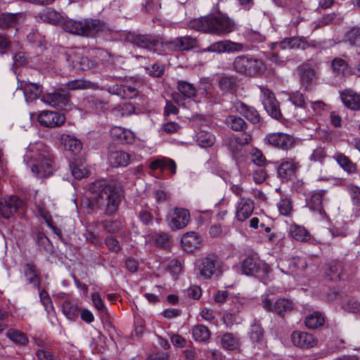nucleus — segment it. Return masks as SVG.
<instances>
[{
  "label": "nucleus",
  "instance_id": "f257e3e1",
  "mask_svg": "<svg viewBox=\"0 0 360 360\" xmlns=\"http://www.w3.org/2000/svg\"><path fill=\"white\" fill-rule=\"evenodd\" d=\"M24 162L39 178L48 177L53 172V155L41 141L30 143L24 155Z\"/></svg>",
  "mask_w": 360,
  "mask_h": 360
},
{
  "label": "nucleus",
  "instance_id": "f03ea898",
  "mask_svg": "<svg viewBox=\"0 0 360 360\" xmlns=\"http://www.w3.org/2000/svg\"><path fill=\"white\" fill-rule=\"evenodd\" d=\"M89 191L92 194L91 198L106 214L112 215L117 211L121 201L118 187L103 181H96L90 186Z\"/></svg>",
  "mask_w": 360,
  "mask_h": 360
},
{
  "label": "nucleus",
  "instance_id": "7ed1b4c3",
  "mask_svg": "<svg viewBox=\"0 0 360 360\" xmlns=\"http://www.w3.org/2000/svg\"><path fill=\"white\" fill-rule=\"evenodd\" d=\"M189 27L200 32L218 36H226L237 28L235 21L224 15H208L194 19L190 22Z\"/></svg>",
  "mask_w": 360,
  "mask_h": 360
},
{
  "label": "nucleus",
  "instance_id": "20e7f679",
  "mask_svg": "<svg viewBox=\"0 0 360 360\" xmlns=\"http://www.w3.org/2000/svg\"><path fill=\"white\" fill-rule=\"evenodd\" d=\"M62 27L66 32L82 37H92L106 29L104 22L94 18L68 19L63 22Z\"/></svg>",
  "mask_w": 360,
  "mask_h": 360
},
{
  "label": "nucleus",
  "instance_id": "39448f33",
  "mask_svg": "<svg viewBox=\"0 0 360 360\" xmlns=\"http://www.w3.org/2000/svg\"><path fill=\"white\" fill-rule=\"evenodd\" d=\"M241 271L245 275L262 277L270 271V267L259 257L252 256L243 260L241 264Z\"/></svg>",
  "mask_w": 360,
  "mask_h": 360
},
{
  "label": "nucleus",
  "instance_id": "423d86ee",
  "mask_svg": "<svg viewBox=\"0 0 360 360\" xmlns=\"http://www.w3.org/2000/svg\"><path fill=\"white\" fill-rule=\"evenodd\" d=\"M190 219V212L184 208H174L167 215V222L172 231L185 228L188 224Z\"/></svg>",
  "mask_w": 360,
  "mask_h": 360
},
{
  "label": "nucleus",
  "instance_id": "0eeeda50",
  "mask_svg": "<svg viewBox=\"0 0 360 360\" xmlns=\"http://www.w3.org/2000/svg\"><path fill=\"white\" fill-rule=\"evenodd\" d=\"M41 101L59 110H69L71 109L69 95L63 89L44 95L41 98Z\"/></svg>",
  "mask_w": 360,
  "mask_h": 360
},
{
  "label": "nucleus",
  "instance_id": "6e6552de",
  "mask_svg": "<svg viewBox=\"0 0 360 360\" xmlns=\"http://www.w3.org/2000/svg\"><path fill=\"white\" fill-rule=\"evenodd\" d=\"M198 269L201 276L209 279L215 273L221 271V262L217 256L209 255L200 259Z\"/></svg>",
  "mask_w": 360,
  "mask_h": 360
},
{
  "label": "nucleus",
  "instance_id": "1a4fd4ad",
  "mask_svg": "<svg viewBox=\"0 0 360 360\" xmlns=\"http://www.w3.org/2000/svg\"><path fill=\"white\" fill-rule=\"evenodd\" d=\"M245 49V45L241 43L234 42L230 40L219 41L210 44L206 49H204L202 52H212V53H234L243 51Z\"/></svg>",
  "mask_w": 360,
  "mask_h": 360
},
{
  "label": "nucleus",
  "instance_id": "9d476101",
  "mask_svg": "<svg viewBox=\"0 0 360 360\" xmlns=\"http://www.w3.org/2000/svg\"><path fill=\"white\" fill-rule=\"evenodd\" d=\"M37 120L41 126L54 128L62 126L65 122V117L57 112L44 110L38 114Z\"/></svg>",
  "mask_w": 360,
  "mask_h": 360
},
{
  "label": "nucleus",
  "instance_id": "9b49d317",
  "mask_svg": "<svg viewBox=\"0 0 360 360\" xmlns=\"http://www.w3.org/2000/svg\"><path fill=\"white\" fill-rule=\"evenodd\" d=\"M262 103L270 116L278 120L281 117V112L278 101L274 94L267 89H262Z\"/></svg>",
  "mask_w": 360,
  "mask_h": 360
},
{
  "label": "nucleus",
  "instance_id": "f8f14e48",
  "mask_svg": "<svg viewBox=\"0 0 360 360\" xmlns=\"http://www.w3.org/2000/svg\"><path fill=\"white\" fill-rule=\"evenodd\" d=\"M67 60L75 70L86 71L95 65V63L84 56L80 51H75L68 54Z\"/></svg>",
  "mask_w": 360,
  "mask_h": 360
},
{
  "label": "nucleus",
  "instance_id": "ddd939ff",
  "mask_svg": "<svg viewBox=\"0 0 360 360\" xmlns=\"http://www.w3.org/2000/svg\"><path fill=\"white\" fill-rule=\"evenodd\" d=\"M265 141L274 147L287 150L294 144V138L284 133H271L268 134Z\"/></svg>",
  "mask_w": 360,
  "mask_h": 360
},
{
  "label": "nucleus",
  "instance_id": "4468645a",
  "mask_svg": "<svg viewBox=\"0 0 360 360\" xmlns=\"http://www.w3.org/2000/svg\"><path fill=\"white\" fill-rule=\"evenodd\" d=\"M22 201L15 195L4 198L0 201V214L10 218L22 206Z\"/></svg>",
  "mask_w": 360,
  "mask_h": 360
},
{
  "label": "nucleus",
  "instance_id": "2eb2a0df",
  "mask_svg": "<svg viewBox=\"0 0 360 360\" xmlns=\"http://www.w3.org/2000/svg\"><path fill=\"white\" fill-rule=\"evenodd\" d=\"M111 138L118 143L131 144L135 141V134L130 129L114 126L110 129Z\"/></svg>",
  "mask_w": 360,
  "mask_h": 360
},
{
  "label": "nucleus",
  "instance_id": "dca6fc26",
  "mask_svg": "<svg viewBox=\"0 0 360 360\" xmlns=\"http://www.w3.org/2000/svg\"><path fill=\"white\" fill-rule=\"evenodd\" d=\"M165 46L169 50L188 51L196 46V40L189 36L176 37L170 41L165 43Z\"/></svg>",
  "mask_w": 360,
  "mask_h": 360
},
{
  "label": "nucleus",
  "instance_id": "f3484780",
  "mask_svg": "<svg viewBox=\"0 0 360 360\" xmlns=\"http://www.w3.org/2000/svg\"><path fill=\"white\" fill-rule=\"evenodd\" d=\"M300 163L295 159H285L278 167V175L283 179L288 180L296 174Z\"/></svg>",
  "mask_w": 360,
  "mask_h": 360
},
{
  "label": "nucleus",
  "instance_id": "a211bd4d",
  "mask_svg": "<svg viewBox=\"0 0 360 360\" xmlns=\"http://www.w3.org/2000/svg\"><path fill=\"white\" fill-rule=\"evenodd\" d=\"M292 343L302 348H310L316 345L317 339L310 333L302 331H294L291 334Z\"/></svg>",
  "mask_w": 360,
  "mask_h": 360
},
{
  "label": "nucleus",
  "instance_id": "6ab92c4d",
  "mask_svg": "<svg viewBox=\"0 0 360 360\" xmlns=\"http://www.w3.org/2000/svg\"><path fill=\"white\" fill-rule=\"evenodd\" d=\"M233 106L239 114L243 115L251 123L255 124L260 122V116L257 110L252 106L248 105L239 101L235 102Z\"/></svg>",
  "mask_w": 360,
  "mask_h": 360
},
{
  "label": "nucleus",
  "instance_id": "aec40b11",
  "mask_svg": "<svg viewBox=\"0 0 360 360\" xmlns=\"http://www.w3.org/2000/svg\"><path fill=\"white\" fill-rule=\"evenodd\" d=\"M254 203L252 200L241 198L236 205V217L238 221H243L252 213Z\"/></svg>",
  "mask_w": 360,
  "mask_h": 360
},
{
  "label": "nucleus",
  "instance_id": "412c9836",
  "mask_svg": "<svg viewBox=\"0 0 360 360\" xmlns=\"http://www.w3.org/2000/svg\"><path fill=\"white\" fill-rule=\"evenodd\" d=\"M25 20L24 13H2L0 14V27L6 29L15 27L18 25L22 24Z\"/></svg>",
  "mask_w": 360,
  "mask_h": 360
},
{
  "label": "nucleus",
  "instance_id": "4be33fe9",
  "mask_svg": "<svg viewBox=\"0 0 360 360\" xmlns=\"http://www.w3.org/2000/svg\"><path fill=\"white\" fill-rule=\"evenodd\" d=\"M340 98L344 105L352 110H360V94L351 89L340 93Z\"/></svg>",
  "mask_w": 360,
  "mask_h": 360
},
{
  "label": "nucleus",
  "instance_id": "5701e85b",
  "mask_svg": "<svg viewBox=\"0 0 360 360\" xmlns=\"http://www.w3.org/2000/svg\"><path fill=\"white\" fill-rule=\"evenodd\" d=\"M63 314L67 319L74 321L79 314L80 306L77 300H66L62 304Z\"/></svg>",
  "mask_w": 360,
  "mask_h": 360
},
{
  "label": "nucleus",
  "instance_id": "b1692460",
  "mask_svg": "<svg viewBox=\"0 0 360 360\" xmlns=\"http://www.w3.org/2000/svg\"><path fill=\"white\" fill-rule=\"evenodd\" d=\"M324 195V190L314 191L310 193L309 196L307 200V206L309 207V209L314 211H316L320 214L322 213Z\"/></svg>",
  "mask_w": 360,
  "mask_h": 360
},
{
  "label": "nucleus",
  "instance_id": "393cba45",
  "mask_svg": "<svg viewBox=\"0 0 360 360\" xmlns=\"http://www.w3.org/2000/svg\"><path fill=\"white\" fill-rule=\"evenodd\" d=\"M181 244L187 252H193L200 248L201 240L194 231L187 232L181 238Z\"/></svg>",
  "mask_w": 360,
  "mask_h": 360
},
{
  "label": "nucleus",
  "instance_id": "a878e982",
  "mask_svg": "<svg viewBox=\"0 0 360 360\" xmlns=\"http://www.w3.org/2000/svg\"><path fill=\"white\" fill-rule=\"evenodd\" d=\"M129 41L136 44L137 46L152 50L157 45L156 42L152 40L150 36L129 34L127 36Z\"/></svg>",
  "mask_w": 360,
  "mask_h": 360
},
{
  "label": "nucleus",
  "instance_id": "bb28decb",
  "mask_svg": "<svg viewBox=\"0 0 360 360\" xmlns=\"http://www.w3.org/2000/svg\"><path fill=\"white\" fill-rule=\"evenodd\" d=\"M129 160V155L122 150L111 151L108 155L109 164L115 167L127 166Z\"/></svg>",
  "mask_w": 360,
  "mask_h": 360
},
{
  "label": "nucleus",
  "instance_id": "cd10ccee",
  "mask_svg": "<svg viewBox=\"0 0 360 360\" xmlns=\"http://www.w3.org/2000/svg\"><path fill=\"white\" fill-rule=\"evenodd\" d=\"M23 274L27 282L33 285L38 290H40V274L37 271L36 268L32 264H26L23 268Z\"/></svg>",
  "mask_w": 360,
  "mask_h": 360
},
{
  "label": "nucleus",
  "instance_id": "c85d7f7f",
  "mask_svg": "<svg viewBox=\"0 0 360 360\" xmlns=\"http://www.w3.org/2000/svg\"><path fill=\"white\" fill-rule=\"evenodd\" d=\"M221 347L229 351L240 350V339L233 333H226L221 335L220 338Z\"/></svg>",
  "mask_w": 360,
  "mask_h": 360
},
{
  "label": "nucleus",
  "instance_id": "c756f323",
  "mask_svg": "<svg viewBox=\"0 0 360 360\" xmlns=\"http://www.w3.org/2000/svg\"><path fill=\"white\" fill-rule=\"evenodd\" d=\"M60 140L65 148L74 155L79 153L82 148V144L81 141L70 135L63 134L61 136Z\"/></svg>",
  "mask_w": 360,
  "mask_h": 360
},
{
  "label": "nucleus",
  "instance_id": "7c9ffc66",
  "mask_svg": "<svg viewBox=\"0 0 360 360\" xmlns=\"http://www.w3.org/2000/svg\"><path fill=\"white\" fill-rule=\"evenodd\" d=\"M21 88L27 103L37 99L42 92L41 87L34 83L27 82L23 86L21 84Z\"/></svg>",
  "mask_w": 360,
  "mask_h": 360
},
{
  "label": "nucleus",
  "instance_id": "2f4dec72",
  "mask_svg": "<svg viewBox=\"0 0 360 360\" xmlns=\"http://www.w3.org/2000/svg\"><path fill=\"white\" fill-rule=\"evenodd\" d=\"M37 16L42 21L55 25L61 20V15L52 8H43L37 14Z\"/></svg>",
  "mask_w": 360,
  "mask_h": 360
},
{
  "label": "nucleus",
  "instance_id": "473e14b6",
  "mask_svg": "<svg viewBox=\"0 0 360 360\" xmlns=\"http://www.w3.org/2000/svg\"><path fill=\"white\" fill-rule=\"evenodd\" d=\"M331 68L333 72L341 74L342 76L347 77L354 73L352 68L341 58H335L331 63Z\"/></svg>",
  "mask_w": 360,
  "mask_h": 360
},
{
  "label": "nucleus",
  "instance_id": "72a5a7b5",
  "mask_svg": "<svg viewBox=\"0 0 360 360\" xmlns=\"http://www.w3.org/2000/svg\"><path fill=\"white\" fill-rule=\"evenodd\" d=\"M334 159L337 163L348 174H354L356 172V164L353 163L351 160L342 153H338L334 155Z\"/></svg>",
  "mask_w": 360,
  "mask_h": 360
},
{
  "label": "nucleus",
  "instance_id": "f704fd0d",
  "mask_svg": "<svg viewBox=\"0 0 360 360\" xmlns=\"http://www.w3.org/2000/svg\"><path fill=\"white\" fill-rule=\"evenodd\" d=\"M290 235L295 240L300 242H307L311 239V236L309 231L304 226L297 224L291 226Z\"/></svg>",
  "mask_w": 360,
  "mask_h": 360
},
{
  "label": "nucleus",
  "instance_id": "c9c22d12",
  "mask_svg": "<svg viewBox=\"0 0 360 360\" xmlns=\"http://www.w3.org/2000/svg\"><path fill=\"white\" fill-rule=\"evenodd\" d=\"M225 123L228 127L236 131L244 130L248 127L247 123L242 117L235 115L227 116Z\"/></svg>",
  "mask_w": 360,
  "mask_h": 360
},
{
  "label": "nucleus",
  "instance_id": "e433bc0d",
  "mask_svg": "<svg viewBox=\"0 0 360 360\" xmlns=\"http://www.w3.org/2000/svg\"><path fill=\"white\" fill-rule=\"evenodd\" d=\"M328 276L330 280H340L344 278V266L341 262L334 261L328 265Z\"/></svg>",
  "mask_w": 360,
  "mask_h": 360
},
{
  "label": "nucleus",
  "instance_id": "4c0bfd02",
  "mask_svg": "<svg viewBox=\"0 0 360 360\" xmlns=\"http://www.w3.org/2000/svg\"><path fill=\"white\" fill-rule=\"evenodd\" d=\"M192 335L195 341L204 342L209 340L210 332L206 326L198 324L192 328Z\"/></svg>",
  "mask_w": 360,
  "mask_h": 360
},
{
  "label": "nucleus",
  "instance_id": "58836bf2",
  "mask_svg": "<svg viewBox=\"0 0 360 360\" xmlns=\"http://www.w3.org/2000/svg\"><path fill=\"white\" fill-rule=\"evenodd\" d=\"M233 69L241 74L249 75L250 57L240 56L233 63Z\"/></svg>",
  "mask_w": 360,
  "mask_h": 360
},
{
  "label": "nucleus",
  "instance_id": "ea45409f",
  "mask_svg": "<svg viewBox=\"0 0 360 360\" xmlns=\"http://www.w3.org/2000/svg\"><path fill=\"white\" fill-rule=\"evenodd\" d=\"M279 49H304V42L300 38H286L276 45Z\"/></svg>",
  "mask_w": 360,
  "mask_h": 360
},
{
  "label": "nucleus",
  "instance_id": "a19ab883",
  "mask_svg": "<svg viewBox=\"0 0 360 360\" xmlns=\"http://www.w3.org/2000/svg\"><path fill=\"white\" fill-rule=\"evenodd\" d=\"M324 323V318L319 312H314L309 314L304 321L305 326L309 328H316L322 326Z\"/></svg>",
  "mask_w": 360,
  "mask_h": 360
},
{
  "label": "nucleus",
  "instance_id": "79ce46f5",
  "mask_svg": "<svg viewBox=\"0 0 360 360\" xmlns=\"http://www.w3.org/2000/svg\"><path fill=\"white\" fill-rule=\"evenodd\" d=\"M197 142L202 148L212 146L215 142V136L207 131H200L197 135Z\"/></svg>",
  "mask_w": 360,
  "mask_h": 360
},
{
  "label": "nucleus",
  "instance_id": "37998d69",
  "mask_svg": "<svg viewBox=\"0 0 360 360\" xmlns=\"http://www.w3.org/2000/svg\"><path fill=\"white\" fill-rule=\"evenodd\" d=\"M70 169L72 176L77 179L84 178L89 174V170L82 162H72L70 164Z\"/></svg>",
  "mask_w": 360,
  "mask_h": 360
},
{
  "label": "nucleus",
  "instance_id": "c03bdc74",
  "mask_svg": "<svg viewBox=\"0 0 360 360\" xmlns=\"http://www.w3.org/2000/svg\"><path fill=\"white\" fill-rule=\"evenodd\" d=\"M300 77L303 84H308L316 78V72L314 69L303 65L299 70Z\"/></svg>",
  "mask_w": 360,
  "mask_h": 360
},
{
  "label": "nucleus",
  "instance_id": "a18cd8bd",
  "mask_svg": "<svg viewBox=\"0 0 360 360\" xmlns=\"http://www.w3.org/2000/svg\"><path fill=\"white\" fill-rule=\"evenodd\" d=\"M177 89L183 96L187 98H193L195 96L197 93L195 87L192 84L185 81H179Z\"/></svg>",
  "mask_w": 360,
  "mask_h": 360
},
{
  "label": "nucleus",
  "instance_id": "49530a36",
  "mask_svg": "<svg viewBox=\"0 0 360 360\" xmlns=\"http://www.w3.org/2000/svg\"><path fill=\"white\" fill-rule=\"evenodd\" d=\"M266 65L263 60L250 58L249 75L261 74L265 72Z\"/></svg>",
  "mask_w": 360,
  "mask_h": 360
},
{
  "label": "nucleus",
  "instance_id": "de8ad7c7",
  "mask_svg": "<svg viewBox=\"0 0 360 360\" xmlns=\"http://www.w3.org/2000/svg\"><path fill=\"white\" fill-rule=\"evenodd\" d=\"M308 108L307 118H310L315 115L321 114L325 110L326 104L321 101H310L306 104Z\"/></svg>",
  "mask_w": 360,
  "mask_h": 360
},
{
  "label": "nucleus",
  "instance_id": "09e8293b",
  "mask_svg": "<svg viewBox=\"0 0 360 360\" xmlns=\"http://www.w3.org/2000/svg\"><path fill=\"white\" fill-rule=\"evenodd\" d=\"M6 335L16 344L25 345L28 341L26 335L16 329H9L6 333Z\"/></svg>",
  "mask_w": 360,
  "mask_h": 360
},
{
  "label": "nucleus",
  "instance_id": "8fccbe9b",
  "mask_svg": "<svg viewBox=\"0 0 360 360\" xmlns=\"http://www.w3.org/2000/svg\"><path fill=\"white\" fill-rule=\"evenodd\" d=\"M93 86L94 84L84 79H74L66 84V87L68 90L87 89H91Z\"/></svg>",
  "mask_w": 360,
  "mask_h": 360
},
{
  "label": "nucleus",
  "instance_id": "3c124183",
  "mask_svg": "<svg viewBox=\"0 0 360 360\" xmlns=\"http://www.w3.org/2000/svg\"><path fill=\"white\" fill-rule=\"evenodd\" d=\"M39 293L40 302L43 304L45 310L49 314H54V307L52 304L51 299L50 298L48 292L40 288V290H38Z\"/></svg>",
  "mask_w": 360,
  "mask_h": 360
},
{
  "label": "nucleus",
  "instance_id": "603ef678",
  "mask_svg": "<svg viewBox=\"0 0 360 360\" xmlns=\"http://www.w3.org/2000/svg\"><path fill=\"white\" fill-rule=\"evenodd\" d=\"M293 308L292 301L288 299H278L274 306V310L278 314H282L290 311Z\"/></svg>",
  "mask_w": 360,
  "mask_h": 360
},
{
  "label": "nucleus",
  "instance_id": "864d4df0",
  "mask_svg": "<svg viewBox=\"0 0 360 360\" xmlns=\"http://www.w3.org/2000/svg\"><path fill=\"white\" fill-rule=\"evenodd\" d=\"M114 112L116 115H120L121 116H129L134 113L135 107L131 103H124L116 106L114 108Z\"/></svg>",
  "mask_w": 360,
  "mask_h": 360
},
{
  "label": "nucleus",
  "instance_id": "5fc2aeb1",
  "mask_svg": "<svg viewBox=\"0 0 360 360\" xmlns=\"http://www.w3.org/2000/svg\"><path fill=\"white\" fill-rule=\"evenodd\" d=\"M279 213L283 216H289L292 210V206L290 199L287 198H281L277 203Z\"/></svg>",
  "mask_w": 360,
  "mask_h": 360
},
{
  "label": "nucleus",
  "instance_id": "6e6d98bb",
  "mask_svg": "<svg viewBox=\"0 0 360 360\" xmlns=\"http://www.w3.org/2000/svg\"><path fill=\"white\" fill-rule=\"evenodd\" d=\"M249 335L252 341L261 342L264 335V331L262 326L259 323H254L251 325Z\"/></svg>",
  "mask_w": 360,
  "mask_h": 360
},
{
  "label": "nucleus",
  "instance_id": "4d7b16f0",
  "mask_svg": "<svg viewBox=\"0 0 360 360\" xmlns=\"http://www.w3.org/2000/svg\"><path fill=\"white\" fill-rule=\"evenodd\" d=\"M345 39L352 44L360 46V29L352 28L345 34Z\"/></svg>",
  "mask_w": 360,
  "mask_h": 360
},
{
  "label": "nucleus",
  "instance_id": "13d9d810",
  "mask_svg": "<svg viewBox=\"0 0 360 360\" xmlns=\"http://www.w3.org/2000/svg\"><path fill=\"white\" fill-rule=\"evenodd\" d=\"M250 159L253 164L259 167H263L266 164L265 157L262 153L257 149L252 150L250 153Z\"/></svg>",
  "mask_w": 360,
  "mask_h": 360
},
{
  "label": "nucleus",
  "instance_id": "bf43d9fd",
  "mask_svg": "<svg viewBox=\"0 0 360 360\" xmlns=\"http://www.w3.org/2000/svg\"><path fill=\"white\" fill-rule=\"evenodd\" d=\"M223 320L226 326H230L233 324H238L240 323L241 318L239 316L236 311H233V312L225 313L223 317Z\"/></svg>",
  "mask_w": 360,
  "mask_h": 360
},
{
  "label": "nucleus",
  "instance_id": "052dcab7",
  "mask_svg": "<svg viewBox=\"0 0 360 360\" xmlns=\"http://www.w3.org/2000/svg\"><path fill=\"white\" fill-rule=\"evenodd\" d=\"M326 153L323 148H317L314 149L312 152V153L309 156V160L311 162H322V161L326 158Z\"/></svg>",
  "mask_w": 360,
  "mask_h": 360
},
{
  "label": "nucleus",
  "instance_id": "680f3d73",
  "mask_svg": "<svg viewBox=\"0 0 360 360\" xmlns=\"http://www.w3.org/2000/svg\"><path fill=\"white\" fill-rule=\"evenodd\" d=\"M344 309L349 312L360 315V301L354 299L349 300L344 306Z\"/></svg>",
  "mask_w": 360,
  "mask_h": 360
},
{
  "label": "nucleus",
  "instance_id": "e2e57ef3",
  "mask_svg": "<svg viewBox=\"0 0 360 360\" xmlns=\"http://www.w3.org/2000/svg\"><path fill=\"white\" fill-rule=\"evenodd\" d=\"M91 301L93 305L100 312L102 313L106 310L103 300H102L98 293L95 292L91 295Z\"/></svg>",
  "mask_w": 360,
  "mask_h": 360
},
{
  "label": "nucleus",
  "instance_id": "0e129e2a",
  "mask_svg": "<svg viewBox=\"0 0 360 360\" xmlns=\"http://www.w3.org/2000/svg\"><path fill=\"white\" fill-rule=\"evenodd\" d=\"M47 201L51 202L49 198H44L42 200H40L39 202L36 201V206L38 208L41 215L45 217L46 214H48L49 210L50 208V205L47 204Z\"/></svg>",
  "mask_w": 360,
  "mask_h": 360
},
{
  "label": "nucleus",
  "instance_id": "69168bd1",
  "mask_svg": "<svg viewBox=\"0 0 360 360\" xmlns=\"http://www.w3.org/2000/svg\"><path fill=\"white\" fill-rule=\"evenodd\" d=\"M105 243L108 250L110 251L118 252L121 250L118 240L113 237L110 236L106 238Z\"/></svg>",
  "mask_w": 360,
  "mask_h": 360
},
{
  "label": "nucleus",
  "instance_id": "338daca9",
  "mask_svg": "<svg viewBox=\"0 0 360 360\" xmlns=\"http://www.w3.org/2000/svg\"><path fill=\"white\" fill-rule=\"evenodd\" d=\"M289 100L296 106L301 107L306 104L303 95L298 91L292 93L289 97Z\"/></svg>",
  "mask_w": 360,
  "mask_h": 360
},
{
  "label": "nucleus",
  "instance_id": "774afa93",
  "mask_svg": "<svg viewBox=\"0 0 360 360\" xmlns=\"http://www.w3.org/2000/svg\"><path fill=\"white\" fill-rule=\"evenodd\" d=\"M349 192L353 203L356 206H360V188L357 186H352L349 187Z\"/></svg>",
  "mask_w": 360,
  "mask_h": 360
}]
</instances>
